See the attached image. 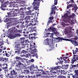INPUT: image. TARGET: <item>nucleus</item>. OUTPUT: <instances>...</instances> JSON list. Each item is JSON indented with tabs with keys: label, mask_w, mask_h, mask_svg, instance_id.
Returning <instances> with one entry per match:
<instances>
[{
	"label": "nucleus",
	"mask_w": 78,
	"mask_h": 78,
	"mask_svg": "<svg viewBox=\"0 0 78 78\" xmlns=\"http://www.w3.org/2000/svg\"><path fill=\"white\" fill-rule=\"evenodd\" d=\"M17 72H16V71L14 70H13L11 71L10 73V75L11 76H17Z\"/></svg>",
	"instance_id": "nucleus-9"
},
{
	"label": "nucleus",
	"mask_w": 78,
	"mask_h": 78,
	"mask_svg": "<svg viewBox=\"0 0 78 78\" xmlns=\"http://www.w3.org/2000/svg\"><path fill=\"white\" fill-rule=\"evenodd\" d=\"M72 27L71 26H69L67 28L66 31L68 33L71 34L72 33Z\"/></svg>",
	"instance_id": "nucleus-11"
},
{
	"label": "nucleus",
	"mask_w": 78,
	"mask_h": 78,
	"mask_svg": "<svg viewBox=\"0 0 78 78\" xmlns=\"http://www.w3.org/2000/svg\"><path fill=\"white\" fill-rule=\"evenodd\" d=\"M71 67H72L71 69H73V68L74 67H76V65H71Z\"/></svg>",
	"instance_id": "nucleus-46"
},
{
	"label": "nucleus",
	"mask_w": 78,
	"mask_h": 78,
	"mask_svg": "<svg viewBox=\"0 0 78 78\" xmlns=\"http://www.w3.org/2000/svg\"><path fill=\"white\" fill-rule=\"evenodd\" d=\"M8 31L10 34L12 33H20V30H18L16 27H13L8 30Z\"/></svg>",
	"instance_id": "nucleus-4"
},
{
	"label": "nucleus",
	"mask_w": 78,
	"mask_h": 78,
	"mask_svg": "<svg viewBox=\"0 0 78 78\" xmlns=\"http://www.w3.org/2000/svg\"><path fill=\"white\" fill-rule=\"evenodd\" d=\"M42 2V3L44 2L43 0H34V2L32 4V5L34 7V9L35 10H38L39 8L37 6H39L40 2Z\"/></svg>",
	"instance_id": "nucleus-3"
},
{
	"label": "nucleus",
	"mask_w": 78,
	"mask_h": 78,
	"mask_svg": "<svg viewBox=\"0 0 78 78\" xmlns=\"http://www.w3.org/2000/svg\"><path fill=\"white\" fill-rule=\"evenodd\" d=\"M74 8L76 10H77V9H78V7H77V6H76H76L74 7Z\"/></svg>",
	"instance_id": "nucleus-55"
},
{
	"label": "nucleus",
	"mask_w": 78,
	"mask_h": 78,
	"mask_svg": "<svg viewBox=\"0 0 78 78\" xmlns=\"http://www.w3.org/2000/svg\"><path fill=\"white\" fill-rule=\"evenodd\" d=\"M58 78H66V76H62L61 75H59L58 76Z\"/></svg>",
	"instance_id": "nucleus-33"
},
{
	"label": "nucleus",
	"mask_w": 78,
	"mask_h": 78,
	"mask_svg": "<svg viewBox=\"0 0 78 78\" xmlns=\"http://www.w3.org/2000/svg\"><path fill=\"white\" fill-rule=\"evenodd\" d=\"M16 61H18L19 60H22V58L20 57L16 56Z\"/></svg>",
	"instance_id": "nucleus-27"
},
{
	"label": "nucleus",
	"mask_w": 78,
	"mask_h": 78,
	"mask_svg": "<svg viewBox=\"0 0 78 78\" xmlns=\"http://www.w3.org/2000/svg\"><path fill=\"white\" fill-rule=\"evenodd\" d=\"M75 74L76 76H78V70L75 71Z\"/></svg>",
	"instance_id": "nucleus-41"
},
{
	"label": "nucleus",
	"mask_w": 78,
	"mask_h": 78,
	"mask_svg": "<svg viewBox=\"0 0 78 78\" xmlns=\"http://www.w3.org/2000/svg\"><path fill=\"white\" fill-rule=\"evenodd\" d=\"M67 16H68V14L67 13H65L64 15L62 16V17L64 19H66Z\"/></svg>",
	"instance_id": "nucleus-22"
},
{
	"label": "nucleus",
	"mask_w": 78,
	"mask_h": 78,
	"mask_svg": "<svg viewBox=\"0 0 78 78\" xmlns=\"http://www.w3.org/2000/svg\"><path fill=\"white\" fill-rule=\"evenodd\" d=\"M20 36H21V34H17V37H20Z\"/></svg>",
	"instance_id": "nucleus-58"
},
{
	"label": "nucleus",
	"mask_w": 78,
	"mask_h": 78,
	"mask_svg": "<svg viewBox=\"0 0 78 78\" xmlns=\"http://www.w3.org/2000/svg\"><path fill=\"white\" fill-rule=\"evenodd\" d=\"M51 13L50 14V17H49L48 18V21L47 23V25H48L50 23H52V22H53L54 20H53L54 19V17L53 16H51V15L53 14L54 13V15H55V14H56V12H55V9H57V8H56V6H55L54 7L51 8Z\"/></svg>",
	"instance_id": "nucleus-2"
},
{
	"label": "nucleus",
	"mask_w": 78,
	"mask_h": 78,
	"mask_svg": "<svg viewBox=\"0 0 78 78\" xmlns=\"http://www.w3.org/2000/svg\"><path fill=\"white\" fill-rule=\"evenodd\" d=\"M72 77L73 78H78V77H76L75 76H73Z\"/></svg>",
	"instance_id": "nucleus-63"
},
{
	"label": "nucleus",
	"mask_w": 78,
	"mask_h": 78,
	"mask_svg": "<svg viewBox=\"0 0 78 78\" xmlns=\"http://www.w3.org/2000/svg\"><path fill=\"white\" fill-rule=\"evenodd\" d=\"M57 73L58 75H61V74L65 75L66 74V73H65V71L64 70H58L57 71Z\"/></svg>",
	"instance_id": "nucleus-13"
},
{
	"label": "nucleus",
	"mask_w": 78,
	"mask_h": 78,
	"mask_svg": "<svg viewBox=\"0 0 78 78\" xmlns=\"http://www.w3.org/2000/svg\"><path fill=\"white\" fill-rule=\"evenodd\" d=\"M36 39V37H35L32 36L31 37V39L32 40H34Z\"/></svg>",
	"instance_id": "nucleus-35"
},
{
	"label": "nucleus",
	"mask_w": 78,
	"mask_h": 78,
	"mask_svg": "<svg viewBox=\"0 0 78 78\" xmlns=\"http://www.w3.org/2000/svg\"><path fill=\"white\" fill-rule=\"evenodd\" d=\"M3 74L0 75V77H1V78H3Z\"/></svg>",
	"instance_id": "nucleus-64"
},
{
	"label": "nucleus",
	"mask_w": 78,
	"mask_h": 78,
	"mask_svg": "<svg viewBox=\"0 0 78 78\" xmlns=\"http://www.w3.org/2000/svg\"><path fill=\"white\" fill-rule=\"evenodd\" d=\"M74 57H76V59L78 60V56L77 55H74Z\"/></svg>",
	"instance_id": "nucleus-40"
},
{
	"label": "nucleus",
	"mask_w": 78,
	"mask_h": 78,
	"mask_svg": "<svg viewBox=\"0 0 78 78\" xmlns=\"http://www.w3.org/2000/svg\"><path fill=\"white\" fill-rule=\"evenodd\" d=\"M9 7H10V8H12L13 7V4L10 5H9Z\"/></svg>",
	"instance_id": "nucleus-60"
},
{
	"label": "nucleus",
	"mask_w": 78,
	"mask_h": 78,
	"mask_svg": "<svg viewBox=\"0 0 78 78\" xmlns=\"http://www.w3.org/2000/svg\"><path fill=\"white\" fill-rule=\"evenodd\" d=\"M76 49H77V50H76L75 51L73 50V55H75V54H76V53H77V52H78V49L77 48H76Z\"/></svg>",
	"instance_id": "nucleus-30"
},
{
	"label": "nucleus",
	"mask_w": 78,
	"mask_h": 78,
	"mask_svg": "<svg viewBox=\"0 0 78 78\" xmlns=\"http://www.w3.org/2000/svg\"><path fill=\"white\" fill-rule=\"evenodd\" d=\"M15 47L16 49V50H20V51L21 50V48H20V44L18 42H16L15 43Z\"/></svg>",
	"instance_id": "nucleus-7"
},
{
	"label": "nucleus",
	"mask_w": 78,
	"mask_h": 78,
	"mask_svg": "<svg viewBox=\"0 0 78 78\" xmlns=\"http://www.w3.org/2000/svg\"><path fill=\"white\" fill-rule=\"evenodd\" d=\"M49 40L48 39H45V41H47V42H48V45H49V43H48V41Z\"/></svg>",
	"instance_id": "nucleus-56"
},
{
	"label": "nucleus",
	"mask_w": 78,
	"mask_h": 78,
	"mask_svg": "<svg viewBox=\"0 0 78 78\" xmlns=\"http://www.w3.org/2000/svg\"><path fill=\"white\" fill-rule=\"evenodd\" d=\"M8 67L7 66L3 67L2 68V69L3 70H4L5 72H8Z\"/></svg>",
	"instance_id": "nucleus-24"
},
{
	"label": "nucleus",
	"mask_w": 78,
	"mask_h": 78,
	"mask_svg": "<svg viewBox=\"0 0 78 78\" xmlns=\"http://www.w3.org/2000/svg\"><path fill=\"white\" fill-rule=\"evenodd\" d=\"M36 49L35 48L34 49H30L29 51V53L31 54V56L33 57H34L36 56V55H37L36 53Z\"/></svg>",
	"instance_id": "nucleus-5"
},
{
	"label": "nucleus",
	"mask_w": 78,
	"mask_h": 78,
	"mask_svg": "<svg viewBox=\"0 0 78 78\" xmlns=\"http://www.w3.org/2000/svg\"><path fill=\"white\" fill-rule=\"evenodd\" d=\"M24 6H25V5H19V7H23Z\"/></svg>",
	"instance_id": "nucleus-50"
},
{
	"label": "nucleus",
	"mask_w": 78,
	"mask_h": 78,
	"mask_svg": "<svg viewBox=\"0 0 78 78\" xmlns=\"http://www.w3.org/2000/svg\"><path fill=\"white\" fill-rule=\"evenodd\" d=\"M59 62H60V64H62V62H63V61L62 60L60 61Z\"/></svg>",
	"instance_id": "nucleus-61"
},
{
	"label": "nucleus",
	"mask_w": 78,
	"mask_h": 78,
	"mask_svg": "<svg viewBox=\"0 0 78 78\" xmlns=\"http://www.w3.org/2000/svg\"><path fill=\"white\" fill-rule=\"evenodd\" d=\"M25 22L26 23V25H28V23H30V22H28V21H26Z\"/></svg>",
	"instance_id": "nucleus-53"
},
{
	"label": "nucleus",
	"mask_w": 78,
	"mask_h": 78,
	"mask_svg": "<svg viewBox=\"0 0 78 78\" xmlns=\"http://www.w3.org/2000/svg\"><path fill=\"white\" fill-rule=\"evenodd\" d=\"M73 6V5H72V4H71L70 5H69L67 6V9H69V8H72Z\"/></svg>",
	"instance_id": "nucleus-26"
},
{
	"label": "nucleus",
	"mask_w": 78,
	"mask_h": 78,
	"mask_svg": "<svg viewBox=\"0 0 78 78\" xmlns=\"http://www.w3.org/2000/svg\"><path fill=\"white\" fill-rule=\"evenodd\" d=\"M59 68V66H57V67H55L54 68H52L51 69L53 70H58Z\"/></svg>",
	"instance_id": "nucleus-25"
},
{
	"label": "nucleus",
	"mask_w": 78,
	"mask_h": 78,
	"mask_svg": "<svg viewBox=\"0 0 78 78\" xmlns=\"http://www.w3.org/2000/svg\"><path fill=\"white\" fill-rule=\"evenodd\" d=\"M2 5L1 6L0 8H1V9H2L3 11H5V10H7V11H8V9H5L4 8L5 7H6V2H5V3H2Z\"/></svg>",
	"instance_id": "nucleus-6"
},
{
	"label": "nucleus",
	"mask_w": 78,
	"mask_h": 78,
	"mask_svg": "<svg viewBox=\"0 0 78 78\" xmlns=\"http://www.w3.org/2000/svg\"><path fill=\"white\" fill-rule=\"evenodd\" d=\"M28 43H30V41L28 39L24 41L21 42V44H24L26 45H28Z\"/></svg>",
	"instance_id": "nucleus-18"
},
{
	"label": "nucleus",
	"mask_w": 78,
	"mask_h": 78,
	"mask_svg": "<svg viewBox=\"0 0 78 78\" xmlns=\"http://www.w3.org/2000/svg\"><path fill=\"white\" fill-rule=\"evenodd\" d=\"M24 8H21L20 9V11H24Z\"/></svg>",
	"instance_id": "nucleus-57"
},
{
	"label": "nucleus",
	"mask_w": 78,
	"mask_h": 78,
	"mask_svg": "<svg viewBox=\"0 0 78 78\" xmlns=\"http://www.w3.org/2000/svg\"><path fill=\"white\" fill-rule=\"evenodd\" d=\"M52 38L53 39V38H54V41H56V39H57L58 41H58V42H61V40H65L66 41H70L71 42H72V44H73L74 45H75V46H78V43L76 41H75V40L74 39V40H74V38H73L70 39L71 40H69L67 39H65L63 38H62L60 37H58L57 38H53V37H52Z\"/></svg>",
	"instance_id": "nucleus-1"
},
{
	"label": "nucleus",
	"mask_w": 78,
	"mask_h": 78,
	"mask_svg": "<svg viewBox=\"0 0 78 78\" xmlns=\"http://www.w3.org/2000/svg\"><path fill=\"white\" fill-rule=\"evenodd\" d=\"M17 18H9L8 20V22H9L8 23V24H11L14 22V20H17Z\"/></svg>",
	"instance_id": "nucleus-8"
},
{
	"label": "nucleus",
	"mask_w": 78,
	"mask_h": 78,
	"mask_svg": "<svg viewBox=\"0 0 78 78\" xmlns=\"http://www.w3.org/2000/svg\"><path fill=\"white\" fill-rule=\"evenodd\" d=\"M68 22L69 23H71V25H72L73 22V20H71L70 19H68Z\"/></svg>",
	"instance_id": "nucleus-23"
},
{
	"label": "nucleus",
	"mask_w": 78,
	"mask_h": 78,
	"mask_svg": "<svg viewBox=\"0 0 78 78\" xmlns=\"http://www.w3.org/2000/svg\"><path fill=\"white\" fill-rule=\"evenodd\" d=\"M23 36H25V37H28V34H29V31H23Z\"/></svg>",
	"instance_id": "nucleus-14"
},
{
	"label": "nucleus",
	"mask_w": 78,
	"mask_h": 78,
	"mask_svg": "<svg viewBox=\"0 0 78 78\" xmlns=\"http://www.w3.org/2000/svg\"><path fill=\"white\" fill-rule=\"evenodd\" d=\"M53 27H51L49 29V30L50 31H52H52H53Z\"/></svg>",
	"instance_id": "nucleus-36"
},
{
	"label": "nucleus",
	"mask_w": 78,
	"mask_h": 78,
	"mask_svg": "<svg viewBox=\"0 0 78 78\" xmlns=\"http://www.w3.org/2000/svg\"><path fill=\"white\" fill-rule=\"evenodd\" d=\"M37 47V46H34V45H32L31 46V48H36Z\"/></svg>",
	"instance_id": "nucleus-45"
},
{
	"label": "nucleus",
	"mask_w": 78,
	"mask_h": 78,
	"mask_svg": "<svg viewBox=\"0 0 78 78\" xmlns=\"http://www.w3.org/2000/svg\"><path fill=\"white\" fill-rule=\"evenodd\" d=\"M27 51L23 50L22 51H21V54H26V53H28V49H27Z\"/></svg>",
	"instance_id": "nucleus-21"
},
{
	"label": "nucleus",
	"mask_w": 78,
	"mask_h": 78,
	"mask_svg": "<svg viewBox=\"0 0 78 78\" xmlns=\"http://www.w3.org/2000/svg\"><path fill=\"white\" fill-rule=\"evenodd\" d=\"M58 3V0H55L54 4L55 5H56Z\"/></svg>",
	"instance_id": "nucleus-39"
},
{
	"label": "nucleus",
	"mask_w": 78,
	"mask_h": 78,
	"mask_svg": "<svg viewBox=\"0 0 78 78\" xmlns=\"http://www.w3.org/2000/svg\"><path fill=\"white\" fill-rule=\"evenodd\" d=\"M72 17H72V15H70L68 16V18L69 19H71V18H72Z\"/></svg>",
	"instance_id": "nucleus-59"
},
{
	"label": "nucleus",
	"mask_w": 78,
	"mask_h": 78,
	"mask_svg": "<svg viewBox=\"0 0 78 78\" xmlns=\"http://www.w3.org/2000/svg\"><path fill=\"white\" fill-rule=\"evenodd\" d=\"M27 46V45L25 44H23L21 45V48H25V47Z\"/></svg>",
	"instance_id": "nucleus-32"
},
{
	"label": "nucleus",
	"mask_w": 78,
	"mask_h": 78,
	"mask_svg": "<svg viewBox=\"0 0 78 78\" xmlns=\"http://www.w3.org/2000/svg\"><path fill=\"white\" fill-rule=\"evenodd\" d=\"M18 65L19 66H20V65H22V63H21V62H20H20H18Z\"/></svg>",
	"instance_id": "nucleus-54"
},
{
	"label": "nucleus",
	"mask_w": 78,
	"mask_h": 78,
	"mask_svg": "<svg viewBox=\"0 0 78 78\" xmlns=\"http://www.w3.org/2000/svg\"><path fill=\"white\" fill-rule=\"evenodd\" d=\"M13 8H16V6L17 5V4H13Z\"/></svg>",
	"instance_id": "nucleus-52"
},
{
	"label": "nucleus",
	"mask_w": 78,
	"mask_h": 78,
	"mask_svg": "<svg viewBox=\"0 0 78 78\" xmlns=\"http://www.w3.org/2000/svg\"><path fill=\"white\" fill-rule=\"evenodd\" d=\"M36 77L37 78V77H41V74L37 75Z\"/></svg>",
	"instance_id": "nucleus-48"
},
{
	"label": "nucleus",
	"mask_w": 78,
	"mask_h": 78,
	"mask_svg": "<svg viewBox=\"0 0 78 78\" xmlns=\"http://www.w3.org/2000/svg\"><path fill=\"white\" fill-rule=\"evenodd\" d=\"M56 28H55V27H53L52 29V32H55V31H56Z\"/></svg>",
	"instance_id": "nucleus-42"
},
{
	"label": "nucleus",
	"mask_w": 78,
	"mask_h": 78,
	"mask_svg": "<svg viewBox=\"0 0 78 78\" xmlns=\"http://www.w3.org/2000/svg\"><path fill=\"white\" fill-rule=\"evenodd\" d=\"M22 73H24V74H28L30 73V71L28 70L24 69L23 72H22Z\"/></svg>",
	"instance_id": "nucleus-19"
},
{
	"label": "nucleus",
	"mask_w": 78,
	"mask_h": 78,
	"mask_svg": "<svg viewBox=\"0 0 78 78\" xmlns=\"http://www.w3.org/2000/svg\"><path fill=\"white\" fill-rule=\"evenodd\" d=\"M20 51L18 50V51H15V53L16 54V53H17V54H19L20 53Z\"/></svg>",
	"instance_id": "nucleus-38"
},
{
	"label": "nucleus",
	"mask_w": 78,
	"mask_h": 78,
	"mask_svg": "<svg viewBox=\"0 0 78 78\" xmlns=\"http://www.w3.org/2000/svg\"><path fill=\"white\" fill-rule=\"evenodd\" d=\"M5 55L7 57H9L10 56H12L13 54H12V53L11 52H8V53H6Z\"/></svg>",
	"instance_id": "nucleus-17"
},
{
	"label": "nucleus",
	"mask_w": 78,
	"mask_h": 78,
	"mask_svg": "<svg viewBox=\"0 0 78 78\" xmlns=\"http://www.w3.org/2000/svg\"><path fill=\"white\" fill-rule=\"evenodd\" d=\"M0 1L1 2V3H2H2H3L5 2V1H4V0H0Z\"/></svg>",
	"instance_id": "nucleus-51"
},
{
	"label": "nucleus",
	"mask_w": 78,
	"mask_h": 78,
	"mask_svg": "<svg viewBox=\"0 0 78 78\" xmlns=\"http://www.w3.org/2000/svg\"><path fill=\"white\" fill-rule=\"evenodd\" d=\"M28 69H30V71H34V72L36 70L35 69V68H34V65H32L30 67L28 66L27 67Z\"/></svg>",
	"instance_id": "nucleus-10"
},
{
	"label": "nucleus",
	"mask_w": 78,
	"mask_h": 78,
	"mask_svg": "<svg viewBox=\"0 0 78 78\" xmlns=\"http://www.w3.org/2000/svg\"><path fill=\"white\" fill-rule=\"evenodd\" d=\"M9 73H8L7 75V76L6 75V77H7V78H8L9 77Z\"/></svg>",
	"instance_id": "nucleus-62"
},
{
	"label": "nucleus",
	"mask_w": 78,
	"mask_h": 78,
	"mask_svg": "<svg viewBox=\"0 0 78 78\" xmlns=\"http://www.w3.org/2000/svg\"><path fill=\"white\" fill-rule=\"evenodd\" d=\"M35 27L36 28V27L31 28V29L29 31L30 32V33H31L32 32H34V31L35 32H36V30L34 29Z\"/></svg>",
	"instance_id": "nucleus-20"
},
{
	"label": "nucleus",
	"mask_w": 78,
	"mask_h": 78,
	"mask_svg": "<svg viewBox=\"0 0 78 78\" xmlns=\"http://www.w3.org/2000/svg\"><path fill=\"white\" fill-rule=\"evenodd\" d=\"M8 16L9 17H14V16H16V15H15V13H10L8 12L7 13Z\"/></svg>",
	"instance_id": "nucleus-16"
},
{
	"label": "nucleus",
	"mask_w": 78,
	"mask_h": 78,
	"mask_svg": "<svg viewBox=\"0 0 78 78\" xmlns=\"http://www.w3.org/2000/svg\"><path fill=\"white\" fill-rule=\"evenodd\" d=\"M63 59V60H64V61H66V59H67V58H68V57H63L62 58Z\"/></svg>",
	"instance_id": "nucleus-43"
},
{
	"label": "nucleus",
	"mask_w": 78,
	"mask_h": 78,
	"mask_svg": "<svg viewBox=\"0 0 78 78\" xmlns=\"http://www.w3.org/2000/svg\"><path fill=\"white\" fill-rule=\"evenodd\" d=\"M30 56H31V55H30V54H27L26 55V58H29Z\"/></svg>",
	"instance_id": "nucleus-37"
},
{
	"label": "nucleus",
	"mask_w": 78,
	"mask_h": 78,
	"mask_svg": "<svg viewBox=\"0 0 78 78\" xmlns=\"http://www.w3.org/2000/svg\"><path fill=\"white\" fill-rule=\"evenodd\" d=\"M8 37L10 38V39H14V38L16 37H17V34H15L14 36L9 35L8 36Z\"/></svg>",
	"instance_id": "nucleus-12"
},
{
	"label": "nucleus",
	"mask_w": 78,
	"mask_h": 78,
	"mask_svg": "<svg viewBox=\"0 0 78 78\" xmlns=\"http://www.w3.org/2000/svg\"><path fill=\"white\" fill-rule=\"evenodd\" d=\"M31 25L33 26V24H32V23H30L27 24V27H30V26H31Z\"/></svg>",
	"instance_id": "nucleus-34"
},
{
	"label": "nucleus",
	"mask_w": 78,
	"mask_h": 78,
	"mask_svg": "<svg viewBox=\"0 0 78 78\" xmlns=\"http://www.w3.org/2000/svg\"><path fill=\"white\" fill-rule=\"evenodd\" d=\"M30 17H31L30 16H27L25 17L24 19H25V20H30Z\"/></svg>",
	"instance_id": "nucleus-29"
},
{
	"label": "nucleus",
	"mask_w": 78,
	"mask_h": 78,
	"mask_svg": "<svg viewBox=\"0 0 78 78\" xmlns=\"http://www.w3.org/2000/svg\"><path fill=\"white\" fill-rule=\"evenodd\" d=\"M54 33L55 34H59V32H58V31H57V30L55 31V32Z\"/></svg>",
	"instance_id": "nucleus-49"
},
{
	"label": "nucleus",
	"mask_w": 78,
	"mask_h": 78,
	"mask_svg": "<svg viewBox=\"0 0 78 78\" xmlns=\"http://www.w3.org/2000/svg\"><path fill=\"white\" fill-rule=\"evenodd\" d=\"M26 15H30V14H31V13H30V12L27 11L26 12Z\"/></svg>",
	"instance_id": "nucleus-44"
},
{
	"label": "nucleus",
	"mask_w": 78,
	"mask_h": 78,
	"mask_svg": "<svg viewBox=\"0 0 78 78\" xmlns=\"http://www.w3.org/2000/svg\"><path fill=\"white\" fill-rule=\"evenodd\" d=\"M21 39V44H22V42H24L25 41V38H20Z\"/></svg>",
	"instance_id": "nucleus-31"
},
{
	"label": "nucleus",
	"mask_w": 78,
	"mask_h": 78,
	"mask_svg": "<svg viewBox=\"0 0 78 78\" xmlns=\"http://www.w3.org/2000/svg\"><path fill=\"white\" fill-rule=\"evenodd\" d=\"M30 62H34V60L33 59H32L29 61Z\"/></svg>",
	"instance_id": "nucleus-47"
},
{
	"label": "nucleus",
	"mask_w": 78,
	"mask_h": 78,
	"mask_svg": "<svg viewBox=\"0 0 78 78\" xmlns=\"http://www.w3.org/2000/svg\"><path fill=\"white\" fill-rule=\"evenodd\" d=\"M8 60V58H3V57L0 58V61H2L3 62H6Z\"/></svg>",
	"instance_id": "nucleus-15"
},
{
	"label": "nucleus",
	"mask_w": 78,
	"mask_h": 78,
	"mask_svg": "<svg viewBox=\"0 0 78 78\" xmlns=\"http://www.w3.org/2000/svg\"><path fill=\"white\" fill-rule=\"evenodd\" d=\"M44 71H43V72H42V74H43V75H50V74L48 73H45V72Z\"/></svg>",
	"instance_id": "nucleus-28"
}]
</instances>
